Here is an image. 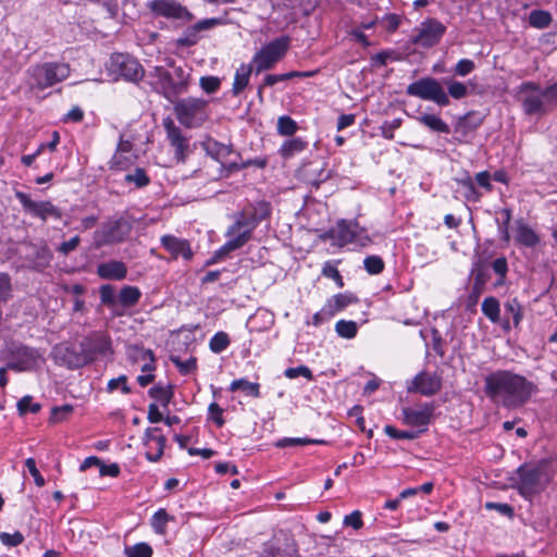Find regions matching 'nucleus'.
I'll use <instances>...</instances> for the list:
<instances>
[{
  "label": "nucleus",
  "mask_w": 557,
  "mask_h": 557,
  "mask_svg": "<svg viewBox=\"0 0 557 557\" xmlns=\"http://www.w3.org/2000/svg\"><path fill=\"white\" fill-rule=\"evenodd\" d=\"M69 75L67 64L57 62L37 64L29 69V85L32 88L42 90L64 81Z\"/></svg>",
  "instance_id": "obj_7"
},
{
  "label": "nucleus",
  "mask_w": 557,
  "mask_h": 557,
  "mask_svg": "<svg viewBox=\"0 0 557 557\" xmlns=\"http://www.w3.org/2000/svg\"><path fill=\"white\" fill-rule=\"evenodd\" d=\"M259 557H298L297 549L294 546H286L285 548L276 547L273 543H265L262 553Z\"/></svg>",
  "instance_id": "obj_36"
},
{
  "label": "nucleus",
  "mask_w": 557,
  "mask_h": 557,
  "mask_svg": "<svg viewBox=\"0 0 557 557\" xmlns=\"http://www.w3.org/2000/svg\"><path fill=\"white\" fill-rule=\"evenodd\" d=\"M230 336L225 332H216L209 342L210 350L214 354H221L230 346Z\"/></svg>",
  "instance_id": "obj_45"
},
{
  "label": "nucleus",
  "mask_w": 557,
  "mask_h": 557,
  "mask_svg": "<svg viewBox=\"0 0 557 557\" xmlns=\"http://www.w3.org/2000/svg\"><path fill=\"white\" fill-rule=\"evenodd\" d=\"M442 388V379L436 373L422 371L418 373L407 386L409 393H419L423 396H433Z\"/></svg>",
  "instance_id": "obj_18"
},
{
  "label": "nucleus",
  "mask_w": 557,
  "mask_h": 557,
  "mask_svg": "<svg viewBox=\"0 0 557 557\" xmlns=\"http://www.w3.org/2000/svg\"><path fill=\"white\" fill-rule=\"evenodd\" d=\"M358 302V298L351 293H341L334 295L324 305V311L329 314L335 315L337 312L343 311L351 304Z\"/></svg>",
  "instance_id": "obj_28"
},
{
  "label": "nucleus",
  "mask_w": 557,
  "mask_h": 557,
  "mask_svg": "<svg viewBox=\"0 0 557 557\" xmlns=\"http://www.w3.org/2000/svg\"><path fill=\"white\" fill-rule=\"evenodd\" d=\"M384 432L392 438L395 440H416L419 437L422 431H400L393 425H386Z\"/></svg>",
  "instance_id": "obj_50"
},
{
  "label": "nucleus",
  "mask_w": 557,
  "mask_h": 557,
  "mask_svg": "<svg viewBox=\"0 0 557 557\" xmlns=\"http://www.w3.org/2000/svg\"><path fill=\"white\" fill-rule=\"evenodd\" d=\"M144 444L147 447L146 458L156 462L163 455L166 437L161 433L160 428H148L145 431Z\"/></svg>",
  "instance_id": "obj_21"
},
{
  "label": "nucleus",
  "mask_w": 557,
  "mask_h": 557,
  "mask_svg": "<svg viewBox=\"0 0 557 557\" xmlns=\"http://www.w3.org/2000/svg\"><path fill=\"white\" fill-rule=\"evenodd\" d=\"M124 180L128 184H134L137 188H143L150 184V177L143 168H136L133 173L126 174Z\"/></svg>",
  "instance_id": "obj_44"
},
{
  "label": "nucleus",
  "mask_w": 557,
  "mask_h": 557,
  "mask_svg": "<svg viewBox=\"0 0 557 557\" xmlns=\"http://www.w3.org/2000/svg\"><path fill=\"white\" fill-rule=\"evenodd\" d=\"M251 72H252L251 64L243 63L236 70L233 86H232V92L234 96H238L248 86Z\"/></svg>",
  "instance_id": "obj_31"
},
{
  "label": "nucleus",
  "mask_w": 557,
  "mask_h": 557,
  "mask_svg": "<svg viewBox=\"0 0 557 557\" xmlns=\"http://www.w3.org/2000/svg\"><path fill=\"white\" fill-rule=\"evenodd\" d=\"M127 153L115 152L110 161V169L112 170H125L132 163V160L126 157Z\"/></svg>",
  "instance_id": "obj_64"
},
{
  "label": "nucleus",
  "mask_w": 557,
  "mask_h": 557,
  "mask_svg": "<svg viewBox=\"0 0 557 557\" xmlns=\"http://www.w3.org/2000/svg\"><path fill=\"white\" fill-rule=\"evenodd\" d=\"M417 121L435 133L449 134L450 127L440 116L435 114H422L417 117Z\"/></svg>",
  "instance_id": "obj_33"
},
{
  "label": "nucleus",
  "mask_w": 557,
  "mask_h": 557,
  "mask_svg": "<svg viewBox=\"0 0 557 557\" xmlns=\"http://www.w3.org/2000/svg\"><path fill=\"white\" fill-rule=\"evenodd\" d=\"M307 147L308 143L306 140L299 137H294L282 144L278 149V153L283 159L287 160L302 152Z\"/></svg>",
  "instance_id": "obj_30"
},
{
  "label": "nucleus",
  "mask_w": 557,
  "mask_h": 557,
  "mask_svg": "<svg viewBox=\"0 0 557 557\" xmlns=\"http://www.w3.org/2000/svg\"><path fill=\"white\" fill-rule=\"evenodd\" d=\"M238 389L244 391L247 395H250L255 398L260 397L259 383L249 382L246 379L234 380L230 385V391L235 392Z\"/></svg>",
  "instance_id": "obj_39"
},
{
  "label": "nucleus",
  "mask_w": 557,
  "mask_h": 557,
  "mask_svg": "<svg viewBox=\"0 0 557 557\" xmlns=\"http://www.w3.org/2000/svg\"><path fill=\"white\" fill-rule=\"evenodd\" d=\"M406 94L422 100L433 101L440 107H446L450 102L441 82L434 77H422L409 84Z\"/></svg>",
  "instance_id": "obj_9"
},
{
  "label": "nucleus",
  "mask_w": 557,
  "mask_h": 557,
  "mask_svg": "<svg viewBox=\"0 0 557 557\" xmlns=\"http://www.w3.org/2000/svg\"><path fill=\"white\" fill-rule=\"evenodd\" d=\"M25 537L20 531H15L14 533H0V542L9 547H15L21 545L24 542Z\"/></svg>",
  "instance_id": "obj_59"
},
{
  "label": "nucleus",
  "mask_w": 557,
  "mask_h": 557,
  "mask_svg": "<svg viewBox=\"0 0 557 557\" xmlns=\"http://www.w3.org/2000/svg\"><path fill=\"white\" fill-rule=\"evenodd\" d=\"M326 237L335 239L339 247H344L351 243L360 246H367L371 239L368 235L358 232V224L350 221L341 220L336 226L326 233Z\"/></svg>",
  "instance_id": "obj_13"
},
{
  "label": "nucleus",
  "mask_w": 557,
  "mask_h": 557,
  "mask_svg": "<svg viewBox=\"0 0 557 557\" xmlns=\"http://www.w3.org/2000/svg\"><path fill=\"white\" fill-rule=\"evenodd\" d=\"M475 69V64L470 59H461L457 62L454 67V74L457 76L465 77L469 75Z\"/></svg>",
  "instance_id": "obj_61"
},
{
  "label": "nucleus",
  "mask_w": 557,
  "mask_h": 557,
  "mask_svg": "<svg viewBox=\"0 0 557 557\" xmlns=\"http://www.w3.org/2000/svg\"><path fill=\"white\" fill-rule=\"evenodd\" d=\"M58 352L60 354L61 360L69 369H79L88 364V359H86L79 344L78 346L71 345L60 347L58 348Z\"/></svg>",
  "instance_id": "obj_26"
},
{
  "label": "nucleus",
  "mask_w": 557,
  "mask_h": 557,
  "mask_svg": "<svg viewBox=\"0 0 557 557\" xmlns=\"http://www.w3.org/2000/svg\"><path fill=\"white\" fill-rule=\"evenodd\" d=\"M171 519L166 510L160 508L151 518V527L157 534L163 535L166 532V524Z\"/></svg>",
  "instance_id": "obj_43"
},
{
  "label": "nucleus",
  "mask_w": 557,
  "mask_h": 557,
  "mask_svg": "<svg viewBox=\"0 0 557 557\" xmlns=\"http://www.w3.org/2000/svg\"><path fill=\"white\" fill-rule=\"evenodd\" d=\"M40 408L41 406L38 403H33V397L29 395L22 397L17 403V410L21 416L27 412L37 413Z\"/></svg>",
  "instance_id": "obj_52"
},
{
  "label": "nucleus",
  "mask_w": 557,
  "mask_h": 557,
  "mask_svg": "<svg viewBox=\"0 0 557 557\" xmlns=\"http://www.w3.org/2000/svg\"><path fill=\"white\" fill-rule=\"evenodd\" d=\"M523 320V307L518 298H508L504 302V318H500V325L505 332H509L512 327L518 329Z\"/></svg>",
  "instance_id": "obj_22"
},
{
  "label": "nucleus",
  "mask_w": 557,
  "mask_h": 557,
  "mask_svg": "<svg viewBox=\"0 0 557 557\" xmlns=\"http://www.w3.org/2000/svg\"><path fill=\"white\" fill-rule=\"evenodd\" d=\"M141 296V293L138 287L136 286H124L120 290L119 294V302L123 307H133L135 306L139 298Z\"/></svg>",
  "instance_id": "obj_38"
},
{
  "label": "nucleus",
  "mask_w": 557,
  "mask_h": 557,
  "mask_svg": "<svg viewBox=\"0 0 557 557\" xmlns=\"http://www.w3.org/2000/svg\"><path fill=\"white\" fill-rule=\"evenodd\" d=\"M284 375L290 380L296 379L298 376H304L308 381H312L314 379L312 371L307 366H304V364L298 366L296 368H287L284 371Z\"/></svg>",
  "instance_id": "obj_56"
},
{
  "label": "nucleus",
  "mask_w": 557,
  "mask_h": 557,
  "mask_svg": "<svg viewBox=\"0 0 557 557\" xmlns=\"http://www.w3.org/2000/svg\"><path fill=\"white\" fill-rule=\"evenodd\" d=\"M12 296V283L9 274L0 272V305Z\"/></svg>",
  "instance_id": "obj_54"
},
{
  "label": "nucleus",
  "mask_w": 557,
  "mask_h": 557,
  "mask_svg": "<svg viewBox=\"0 0 557 557\" xmlns=\"http://www.w3.org/2000/svg\"><path fill=\"white\" fill-rule=\"evenodd\" d=\"M271 203L265 200L250 202L234 214V222L225 233L228 240L216 251L218 257L227 255L245 246L251 238L257 226L270 218Z\"/></svg>",
  "instance_id": "obj_2"
},
{
  "label": "nucleus",
  "mask_w": 557,
  "mask_h": 557,
  "mask_svg": "<svg viewBox=\"0 0 557 557\" xmlns=\"http://www.w3.org/2000/svg\"><path fill=\"white\" fill-rule=\"evenodd\" d=\"M290 45L288 36H281L263 46L253 55L252 62L256 65V73L272 69L287 52Z\"/></svg>",
  "instance_id": "obj_10"
},
{
  "label": "nucleus",
  "mask_w": 557,
  "mask_h": 557,
  "mask_svg": "<svg viewBox=\"0 0 557 557\" xmlns=\"http://www.w3.org/2000/svg\"><path fill=\"white\" fill-rule=\"evenodd\" d=\"M222 24H224V20L221 17H211V18H206V20L199 21L188 30L189 36H187L186 38L180 39V42L183 45L191 46V45L196 44V41H197V38L195 37L197 33L207 30V29H211V28L222 25Z\"/></svg>",
  "instance_id": "obj_29"
},
{
  "label": "nucleus",
  "mask_w": 557,
  "mask_h": 557,
  "mask_svg": "<svg viewBox=\"0 0 557 557\" xmlns=\"http://www.w3.org/2000/svg\"><path fill=\"white\" fill-rule=\"evenodd\" d=\"M208 101L188 97L174 102V113L181 124L188 128L200 126L208 117Z\"/></svg>",
  "instance_id": "obj_6"
},
{
  "label": "nucleus",
  "mask_w": 557,
  "mask_h": 557,
  "mask_svg": "<svg viewBox=\"0 0 557 557\" xmlns=\"http://www.w3.org/2000/svg\"><path fill=\"white\" fill-rule=\"evenodd\" d=\"M552 23V15L548 11L533 10L529 15V24L532 27L543 29Z\"/></svg>",
  "instance_id": "obj_41"
},
{
  "label": "nucleus",
  "mask_w": 557,
  "mask_h": 557,
  "mask_svg": "<svg viewBox=\"0 0 557 557\" xmlns=\"http://www.w3.org/2000/svg\"><path fill=\"white\" fill-rule=\"evenodd\" d=\"M73 411L72 405H63L51 409V421L54 423L65 420Z\"/></svg>",
  "instance_id": "obj_62"
},
{
  "label": "nucleus",
  "mask_w": 557,
  "mask_h": 557,
  "mask_svg": "<svg viewBox=\"0 0 557 557\" xmlns=\"http://www.w3.org/2000/svg\"><path fill=\"white\" fill-rule=\"evenodd\" d=\"M446 32V26L435 18H428L420 24L418 33L412 37V44L431 48L437 45Z\"/></svg>",
  "instance_id": "obj_16"
},
{
  "label": "nucleus",
  "mask_w": 557,
  "mask_h": 557,
  "mask_svg": "<svg viewBox=\"0 0 557 557\" xmlns=\"http://www.w3.org/2000/svg\"><path fill=\"white\" fill-rule=\"evenodd\" d=\"M443 83L447 87L446 94L448 97L450 96L451 98L459 100L467 97L469 94L468 86L462 82H458L453 78H446L443 81Z\"/></svg>",
  "instance_id": "obj_40"
},
{
  "label": "nucleus",
  "mask_w": 557,
  "mask_h": 557,
  "mask_svg": "<svg viewBox=\"0 0 557 557\" xmlns=\"http://www.w3.org/2000/svg\"><path fill=\"white\" fill-rule=\"evenodd\" d=\"M121 388V392L125 395L129 394L132 392L129 385L127 384V376L122 374L115 379H111L108 382L107 391L109 393L114 392L116 388Z\"/></svg>",
  "instance_id": "obj_57"
},
{
  "label": "nucleus",
  "mask_w": 557,
  "mask_h": 557,
  "mask_svg": "<svg viewBox=\"0 0 557 557\" xmlns=\"http://www.w3.org/2000/svg\"><path fill=\"white\" fill-rule=\"evenodd\" d=\"M516 488L529 502L540 496L552 483L553 472L546 459L534 463H523L517 470Z\"/></svg>",
  "instance_id": "obj_4"
},
{
  "label": "nucleus",
  "mask_w": 557,
  "mask_h": 557,
  "mask_svg": "<svg viewBox=\"0 0 557 557\" xmlns=\"http://www.w3.org/2000/svg\"><path fill=\"white\" fill-rule=\"evenodd\" d=\"M364 269L369 274H380L384 270V261L379 256H368L363 260Z\"/></svg>",
  "instance_id": "obj_51"
},
{
  "label": "nucleus",
  "mask_w": 557,
  "mask_h": 557,
  "mask_svg": "<svg viewBox=\"0 0 557 557\" xmlns=\"http://www.w3.org/2000/svg\"><path fill=\"white\" fill-rule=\"evenodd\" d=\"M209 419L212 420L218 428H222L225 423L223 418V409L216 404L211 403L208 408Z\"/></svg>",
  "instance_id": "obj_63"
},
{
  "label": "nucleus",
  "mask_w": 557,
  "mask_h": 557,
  "mask_svg": "<svg viewBox=\"0 0 557 557\" xmlns=\"http://www.w3.org/2000/svg\"><path fill=\"white\" fill-rule=\"evenodd\" d=\"M482 124V119L474 112H469L461 116L456 125V129H461L463 133L476 129Z\"/></svg>",
  "instance_id": "obj_42"
},
{
  "label": "nucleus",
  "mask_w": 557,
  "mask_h": 557,
  "mask_svg": "<svg viewBox=\"0 0 557 557\" xmlns=\"http://www.w3.org/2000/svg\"><path fill=\"white\" fill-rule=\"evenodd\" d=\"M15 197L21 202L25 211L40 218L42 221H46L48 218H53L57 220L62 218V211L50 201H34L27 194L23 191H16Z\"/></svg>",
  "instance_id": "obj_17"
},
{
  "label": "nucleus",
  "mask_w": 557,
  "mask_h": 557,
  "mask_svg": "<svg viewBox=\"0 0 557 557\" xmlns=\"http://www.w3.org/2000/svg\"><path fill=\"white\" fill-rule=\"evenodd\" d=\"M335 331L343 338H354L358 332V325L354 321L339 320L335 324Z\"/></svg>",
  "instance_id": "obj_46"
},
{
  "label": "nucleus",
  "mask_w": 557,
  "mask_h": 557,
  "mask_svg": "<svg viewBox=\"0 0 557 557\" xmlns=\"http://www.w3.org/2000/svg\"><path fill=\"white\" fill-rule=\"evenodd\" d=\"M516 242L524 247L534 248L541 242L540 235L522 220L517 221Z\"/></svg>",
  "instance_id": "obj_27"
},
{
  "label": "nucleus",
  "mask_w": 557,
  "mask_h": 557,
  "mask_svg": "<svg viewBox=\"0 0 557 557\" xmlns=\"http://www.w3.org/2000/svg\"><path fill=\"white\" fill-rule=\"evenodd\" d=\"M79 345L84 351L88 364L99 357H106L113 354L110 337L103 333L95 332L85 336Z\"/></svg>",
  "instance_id": "obj_14"
},
{
  "label": "nucleus",
  "mask_w": 557,
  "mask_h": 557,
  "mask_svg": "<svg viewBox=\"0 0 557 557\" xmlns=\"http://www.w3.org/2000/svg\"><path fill=\"white\" fill-rule=\"evenodd\" d=\"M161 245L171 253V258L174 260L182 257L184 260L189 261L193 258V250L187 239L178 238L174 235H163L161 237Z\"/></svg>",
  "instance_id": "obj_23"
},
{
  "label": "nucleus",
  "mask_w": 557,
  "mask_h": 557,
  "mask_svg": "<svg viewBox=\"0 0 557 557\" xmlns=\"http://www.w3.org/2000/svg\"><path fill=\"white\" fill-rule=\"evenodd\" d=\"M322 275L327 278H332L339 288L344 287L343 276L341 275L337 268L334 264H332L330 261H327L323 264Z\"/></svg>",
  "instance_id": "obj_55"
},
{
  "label": "nucleus",
  "mask_w": 557,
  "mask_h": 557,
  "mask_svg": "<svg viewBox=\"0 0 557 557\" xmlns=\"http://www.w3.org/2000/svg\"><path fill=\"white\" fill-rule=\"evenodd\" d=\"M201 89L207 94H214L221 86V79L216 76H202L199 79Z\"/></svg>",
  "instance_id": "obj_58"
},
{
  "label": "nucleus",
  "mask_w": 557,
  "mask_h": 557,
  "mask_svg": "<svg viewBox=\"0 0 557 557\" xmlns=\"http://www.w3.org/2000/svg\"><path fill=\"white\" fill-rule=\"evenodd\" d=\"M132 224L123 216L110 219L102 223L95 232L94 240L96 247H102L121 243L131 234Z\"/></svg>",
  "instance_id": "obj_12"
},
{
  "label": "nucleus",
  "mask_w": 557,
  "mask_h": 557,
  "mask_svg": "<svg viewBox=\"0 0 557 557\" xmlns=\"http://www.w3.org/2000/svg\"><path fill=\"white\" fill-rule=\"evenodd\" d=\"M135 352V359L145 361V363L141 366V372H147V374L137 376L138 384L145 387L154 381V375L151 373L156 369L154 354L151 349L145 348H136Z\"/></svg>",
  "instance_id": "obj_24"
},
{
  "label": "nucleus",
  "mask_w": 557,
  "mask_h": 557,
  "mask_svg": "<svg viewBox=\"0 0 557 557\" xmlns=\"http://www.w3.org/2000/svg\"><path fill=\"white\" fill-rule=\"evenodd\" d=\"M149 396L161 403L163 407H168L173 398L172 385L157 384L149 389Z\"/></svg>",
  "instance_id": "obj_37"
},
{
  "label": "nucleus",
  "mask_w": 557,
  "mask_h": 557,
  "mask_svg": "<svg viewBox=\"0 0 557 557\" xmlns=\"http://www.w3.org/2000/svg\"><path fill=\"white\" fill-rule=\"evenodd\" d=\"M124 554L126 557H151L152 548L147 543H137L132 546H126L124 548Z\"/></svg>",
  "instance_id": "obj_48"
},
{
  "label": "nucleus",
  "mask_w": 557,
  "mask_h": 557,
  "mask_svg": "<svg viewBox=\"0 0 557 557\" xmlns=\"http://www.w3.org/2000/svg\"><path fill=\"white\" fill-rule=\"evenodd\" d=\"M166 65L173 71L166 70L164 66L157 65L150 72V76L157 79L156 89L165 99L174 102V100L186 94L189 89L191 79V67L188 65H176L173 59H166Z\"/></svg>",
  "instance_id": "obj_3"
},
{
  "label": "nucleus",
  "mask_w": 557,
  "mask_h": 557,
  "mask_svg": "<svg viewBox=\"0 0 557 557\" xmlns=\"http://www.w3.org/2000/svg\"><path fill=\"white\" fill-rule=\"evenodd\" d=\"M146 7L156 16L166 18H190L191 14L176 0H151Z\"/></svg>",
  "instance_id": "obj_19"
},
{
  "label": "nucleus",
  "mask_w": 557,
  "mask_h": 557,
  "mask_svg": "<svg viewBox=\"0 0 557 557\" xmlns=\"http://www.w3.org/2000/svg\"><path fill=\"white\" fill-rule=\"evenodd\" d=\"M171 361L175 364L178 371L186 375L191 371L197 369V359L195 357H190L189 359L183 361L180 357L172 356Z\"/></svg>",
  "instance_id": "obj_53"
},
{
  "label": "nucleus",
  "mask_w": 557,
  "mask_h": 557,
  "mask_svg": "<svg viewBox=\"0 0 557 557\" xmlns=\"http://www.w3.org/2000/svg\"><path fill=\"white\" fill-rule=\"evenodd\" d=\"M202 147L207 154L215 160L226 159L233 152L232 146L221 144L214 139L206 140L202 143Z\"/></svg>",
  "instance_id": "obj_32"
},
{
  "label": "nucleus",
  "mask_w": 557,
  "mask_h": 557,
  "mask_svg": "<svg viewBox=\"0 0 557 557\" xmlns=\"http://www.w3.org/2000/svg\"><path fill=\"white\" fill-rule=\"evenodd\" d=\"M456 182L460 186V193L467 201H480L482 194L476 190L474 182L471 178V176L467 175L463 178L456 180Z\"/></svg>",
  "instance_id": "obj_34"
},
{
  "label": "nucleus",
  "mask_w": 557,
  "mask_h": 557,
  "mask_svg": "<svg viewBox=\"0 0 557 557\" xmlns=\"http://www.w3.org/2000/svg\"><path fill=\"white\" fill-rule=\"evenodd\" d=\"M96 273L102 280L122 281L127 275V267L122 261L110 260L99 263Z\"/></svg>",
  "instance_id": "obj_25"
},
{
  "label": "nucleus",
  "mask_w": 557,
  "mask_h": 557,
  "mask_svg": "<svg viewBox=\"0 0 557 557\" xmlns=\"http://www.w3.org/2000/svg\"><path fill=\"white\" fill-rule=\"evenodd\" d=\"M5 351L10 358L8 369L16 372L33 371L45 361L37 349L22 344H11Z\"/></svg>",
  "instance_id": "obj_8"
},
{
  "label": "nucleus",
  "mask_w": 557,
  "mask_h": 557,
  "mask_svg": "<svg viewBox=\"0 0 557 557\" xmlns=\"http://www.w3.org/2000/svg\"><path fill=\"white\" fill-rule=\"evenodd\" d=\"M518 99L527 115H545L557 106V82L542 88L539 83L523 82L518 87Z\"/></svg>",
  "instance_id": "obj_5"
},
{
  "label": "nucleus",
  "mask_w": 557,
  "mask_h": 557,
  "mask_svg": "<svg viewBox=\"0 0 557 557\" xmlns=\"http://www.w3.org/2000/svg\"><path fill=\"white\" fill-rule=\"evenodd\" d=\"M298 129L297 123L288 115L280 116L277 120V133L282 136H292Z\"/></svg>",
  "instance_id": "obj_49"
},
{
  "label": "nucleus",
  "mask_w": 557,
  "mask_h": 557,
  "mask_svg": "<svg viewBox=\"0 0 557 557\" xmlns=\"http://www.w3.org/2000/svg\"><path fill=\"white\" fill-rule=\"evenodd\" d=\"M482 312L492 323H500V305L497 298L493 296L484 298Z\"/></svg>",
  "instance_id": "obj_35"
},
{
  "label": "nucleus",
  "mask_w": 557,
  "mask_h": 557,
  "mask_svg": "<svg viewBox=\"0 0 557 557\" xmlns=\"http://www.w3.org/2000/svg\"><path fill=\"white\" fill-rule=\"evenodd\" d=\"M163 127L166 133V139L174 149V158L177 162L184 163L191 152L189 138L184 135L183 131L175 125L171 117L163 120Z\"/></svg>",
  "instance_id": "obj_15"
},
{
  "label": "nucleus",
  "mask_w": 557,
  "mask_h": 557,
  "mask_svg": "<svg viewBox=\"0 0 557 557\" xmlns=\"http://www.w3.org/2000/svg\"><path fill=\"white\" fill-rule=\"evenodd\" d=\"M401 123H403V120L399 117L394 119L392 121L383 122V124L380 126L381 135L385 139L392 140L394 138V131L399 128Z\"/></svg>",
  "instance_id": "obj_60"
},
{
  "label": "nucleus",
  "mask_w": 557,
  "mask_h": 557,
  "mask_svg": "<svg viewBox=\"0 0 557 557\" xmlns=\"http://www.w3.org/2000/svg\"><path fill=\"white\" fill-rule=\"evenodd\" d=\"M323 440H310L307 437H283L276 442V447L285 448L292 446H304L308 444H324Z\"/></svg>",
  "instance_id": "obj_47"
},
{
  "label": "nucleus",
  "mask_w": 557,
  "mask_h": 557,
  "mask_svg": "<svg viewBox=\"0 0 557 557\" xmlns=\"http://www.w3.org/2000/svg\"><path fill=\"white\" fill-rule=\"evenodd\" d=\"M484 393L494 405L516 410L524 407L539 393V386L520 373L498 369L484 377Z\"/></svg>",
  "instance_id": "obj_1"
},
{
  "label": "nucleus",
  "mask_w": 557,
  "mask_h": 557,
  "mask_svg": "<svg viewBox=\"0 0 557 557\" xmlns=\"http://www.w3.org/2000/svg\"><path fill=\"white\" fill-rule=\"evenodd\" d=\"M434 410L435 406L432 403H425L419 408H403V422L410 426L423 428L422 431H425L431 423Z\"/></svg>",
  "instance_id": "obj_20"
},
{
  "label": "nucleus",
  "mask_w": 557,
  "mask_h": 557,
  "mask_svg": "<svg viewBox=\"0 0 557 557\" xmlns=\"http://www.w3.org/2000/svg\"><path fill=\"white\" fill-rule=\"evenodd\" d=\"M107 67L115 79L122 77L127 82L138 83L145 76L143 65L129 54L113 53L110 57Z\"/></svg>",
  "instance_id": "obj_11"
}]
</instances>
